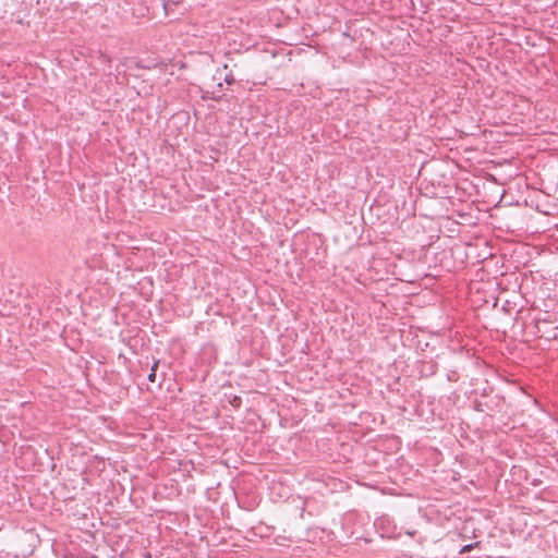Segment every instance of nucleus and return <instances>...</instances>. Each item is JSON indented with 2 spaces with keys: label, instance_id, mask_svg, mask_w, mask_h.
<instances>
[{
  "label": "nucleus",
  "instance_id": "f257e3e1",
  "mask_svg": "<svg viewBox=\"0 0 558 558\" xmlns=\"http://www.w3.org/2000/svg\"><path fill=\"white\" fill-rule=\"evenodd\" d=\"M536 335L546 340H554L558 337V326H551L547 319H537L535 324Z\"/></svg>",
  "mask_w": 558,
  "mask_h": 558
},
{
  "label": "nucleus",
  "instance_id": "f03ea898",
  "mask_svg": "<svg viewBox=\"0 0 558 558\" xmlns=\"http://www.w3.org/2000/svg\"><path fill=\"white\" fill-rule=\"evenodd\" d=\"M145 10L149 17H156L158 13L166 12V1L165 0H149L148 3H145Z\"/></svg>",
  "mask_w": 558,
  "mask_h": 558
},
{
  "label": "nucleus",
  "instance_id": "39448f33",
  "mask_svg": "<svg viewBox=\"0 0 558 558\" xmlns=\"http://www.w3.org/2000/svg\"><path fill=\"white\" fill-rule=\"evenodd\" d=\"M230 404L234 408V409H239L242 404V399L238 396H234L231 400H230Z\"/></svg>",
  "mask_w": 558,
  "mask_h": 558
},
{
  "label": "nucleus",
  "instance_id": "6e6552de",
  "mask_svg": "<svg viewBox=\"0 0 558 558\" xmlns=\"http://www.w3.org/2000/svg\"><path fill=\"white\" fill-rule=\"evenodd\" d=\"M474 409H475L476 411H480V412H483V411H484V409H483V404H482L481 402H475V407H474Z\"/></svg>",
  "mask_w": 558,
  "mask_h": 558
},
{
  "label": "nucleus",
  "instance_id": "423d86ee",
  "mask_svg": "<svg viewBox=\"0 0 558 558\" xmlns=\"http://www.w3.org/2000/svg\"><path fill=\"white\" fill-rule=\"evenodd\" d=\"M157 363H155L151 368H150V373L148 374L147 378L149 381L154 383L156 380V368H157Z\"/></svg>",
  "mask_w": 558,
  "mask_h": 558
},
{
  "label": "nucleus",
  "instance_id": "9d476101",
  "mask_svg": "<svg viewBox=\"0 0 558 558\" xmlns=\"http://www.w3.org/2000/svg\"><path fill=\"white\" fill-rule=\"evenodd\" d=\"M456 372H452L451 374L448 375V380L450 381H454L456 380Z\"/></svg>",
  "mask_w": 558,
  "mask_h": 558
},
{
  "label": "nucleus",
  "instance_id": "0eeeda50",
  "mask_svg": "<svg viewBox=\"0 0 558 558\" xmlns=\"http://www.w3.org/2000/svg\"><path fill=\"white\" fill-rule=\"evenodd\" d=\"M141 439H142V451H143V450H147V448H144V446H147V445H148V444H147L148 436H147V435H145V434H142Z\"/></svg>",
  "mask_w": 558,
  "mask_h": 558
},
{
  "label": "nucleus",
  "instance_id": "7ed1b4c3",
  "mask_svg": "<svg viewBox=\"0 0 558 558\" xmlns=\"http://www.w3.org/2000/svg\"><path fill=\"white\" fill-rule=\"evenodd\" d=\"M153 280L151 278L142 279V296H150L153 294Z\"/></svg>",
  "mask_w": 558,
  "mask_h": 558
},
{
  "label": "nucleus",
  "instance_id": "20e7f679",
  "mask_svg": "<svg viewBox=\"0 0 558 558\" xmlns=\"http://www.w3.org/2000/svg\"><path fill=\"white\" fill-rule=\"evenodd\" d=\"M478 542L476 543H471V544H466L464 545L461 549H460V554H466L469 551H471L472 549H474L476 546H478Z\"/></svg>",
  "mask_w": 558,
  "mask_h": 558
},
{
  "label": "nucleus",
  "instance_id": "f8f14e48",
  "mask_svg": "<svg viewBox=\"0 0 558 558\" xmlns=\"http://www.w3.org/2000/svg\"><path fill=\"white\" fill-rule=\"evenodd\" d=\"M430 372H432V374H435L434 365H432Z\"/></svg>",
  "mask_w": 558,
  "mask_h": 558
},
{
  "label": "nucleus",
  "instance_id": "9b49d317",
  "mask_svg": "<svg viewBox=\"0 0 558 558\" xmlns=\"http://www.w3.org/2000/svg\"><path fill=\"white\" fill-rule=\"evenodd\" d=\"M142 556H145V558H150V554L149 553L143 554Z\"/></svg>",
  "mask_w": 558,
  "mask_h": 558
},
{
  "label": "nucleus",
  "instance_id": "1a4fd4ad",
  "mask_svg": "<svg viewBox=\"0 0 558 558\" xmlns=\"http://www.w3.org/2000/svg\"><path fill=\"white\" fill-rule=\"evenodd\" d=\"M226 82H227L228 84H231V83H233V82H234V77H233L231 74H230V75H227V76H226Z\"/></svg>",
  "mask_w": 558,
  "mask_h": 558
}]
</instances>
